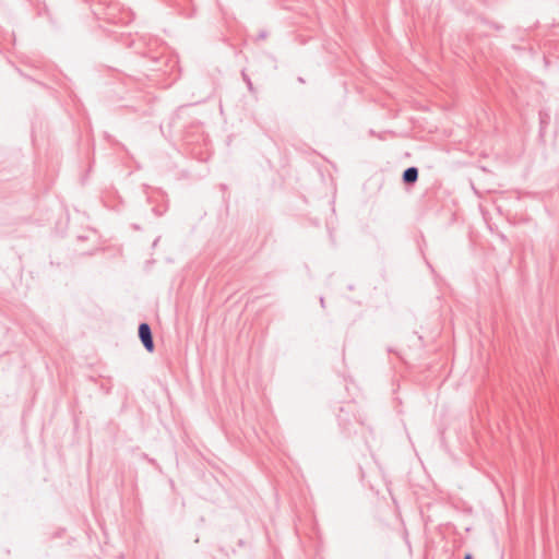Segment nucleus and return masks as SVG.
<instances>
[{
	"instance_id": "f03ea898",
	"label": "nucleus",
	"mask_w": 559,
	"mask_h": 559,
	"mask_svg": "<svg viewBox=\"0 0 559 559\" xmlns=\"http://www.w3.org/2000/svg\"><path fill=\"white\" fill-rule=\"evenodd\" d=\"M417 178H418V170L415 167H411V168L406 169L403 174V180L406 183H413L417 180Z\"/></svg>"
},
{
	"instance_id": "f257e3e1",
	"label": "nucleus",
	"mask_w": 559,
	"mask_h": 559,
	"mask_svg": "<svg viewBox=\"0 0 559 559\" xmlns=\"http://www.w3.org/2000/svg\"><path fill=\"white\" fill-rule=\"evenodd\" d=\"M139 337L141 342L143 343L144 347L148 353H152L154 350V343L152 337V332L146 323H141L139 326Z\"/></svg>"
},
{
	"instance_id": "7ed1b4c3",
	"label": "nucleus",
	"mask_w": 559,
	"mask_h": 559,
	"mask_svg": "<svg viewBox=\"0 0 559 559\" xmlns=\"http://www.w3.org/2000/svg\"><path fill=\"white\" fill-rule=\"evenodd\" d=\"M465 559H472V556L471 555H466Z\"/></svg>"
}]
</instances>
